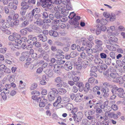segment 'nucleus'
I'll use <instances>...</instances> for the list:
<instances>
[{"label":"nucleus","mask_w":125,"mask_h":125,"mask_svg":"<svg viewBox=\"0 0 125 125\" xmlns=\"http://www.w3.org/2000/svg\"><path fill=\"white\" fill-rule=\"evenodd\" d=\"M27 8H21L20 12V14L21 16H24L26 12V10L28 9Z\"/></svg>","instance_id":"nucleus-16"},{"label":"nucleus","mask_w":125,"mask_h":125,"mask_svg":"<svg viewBox=\"0 0 125 125\" xmlns=\"http://www.w3.org/2000/svg\"><path fill=\"white\" fill-rule=\"evenodd\" d=\"M117 74L116 73H111L110 74V76L113 79H115L117 77Z\"/></svg>","instance_id":"nucleus-55"},{"label":"nucleus","mask_w":125,"mask_h":125,"mask_svg":"<svg viewBox=\"0 0 125 125\" xmlns=\"http://www.w3.org/2000/svg\"><path fill=\"white\" fill-rule=\"evenodd\" d=\"M66 8L68 10H73L72 7L70 2H68V3L66 6Z\"/></svg>","instance_id":"nucleus-39"},{"label":"nucleus","mask_w":125,"mask_h":125,"mask_svg":"<svg viewBox=\"0 0 125 125\" xmlns=\"http://www.w3.org/2000/svg\"><path fill=\"white\" fill-rule=\"evenodd\" d=\"M35 23L39 26H42L43 23V20L40 19H38Z\"/></svg>","instance_id":"nucleus-25"},{"label":"nucleus","mask_w":125,"mask_h":125,"mask_svg":"<svg viewBox=\"0 0 125 125\" xmlns=\"http://www.w3.org/2000/svg\"><path fill=\"white\" fill-rule=\"evenodd\" d=\"M95 63L96 64H101L103 63V61L100 58H95L94 60Z\"/></svg>","instance_id":"nucleus-20"},{"label":"nucleus","mask_w":125,"mask_h":125,"mask_svg":"<svg viewBox=\"0 0 125 125\" xmlns=\"http://www.w3.org/2000/svg\"><path fill=\"white\" fill-rule=\"evenodd\" d=\"M109 39L110 43L111 44H115L117 42L118 40V39L113 35H111Z\"/></svg>","instance_id":"nucleus-11"},{"label":"nucleus","mask_w":125,"mask_h":125,"mask_svg":"<svg viewBox=\"0 0 125 125\" xmlns=\"http://www.w3.org/2000/svg\"><path fill=\"white\" fill-rule=\"evenodd\" d=\"M37 101L39 102V106L40 107H44L46 104L47 103V99L40 97L38 98Z\"/></svg>","instance_id":"nucleus-3"},{"label":"nucleus","mask_w":125,"mask_h":125,"mask_svg":"<svg viewBox=\"0 0 125 125\" xmlns=\"http://www.w3.org/2000/svg\"><path fill=\"white\" fill-rule=\"evenodd\" d=\"M73 118V119L74 121L76 122H78L80 121V120L78 119V115L77 114L74 113L71 115V117Z\"/></svg>","instance_id":"nucleus-18"},{"label":"nucleus","mask_w":125,"mask_h":125,"mask_svg":"<svg viewBox=\"0 0 125 125\" xmlns=\"http://www.w3.org/2000/svg\"><path fill=\"white\" fill-rule=\"evenodd\" d=\"M55 82L57 83H61L63 81V78L61 77H58L55 79Z\"/></svg>","instance_id":"nucleus-36"},{"label":"nucleus","mask_w":125,"mask_h":125,"mask_svg":"<svg viewBox=\"0 0 125 125\" xmlns=\"http://www.w3.org/2000/svg\"><path fill=\"white\" fill-rule=\"evenodd\" d=\"M28 37V40H30L31 41H30V42L31 44H34L35 43V41H37V38L32 35H29Z\"/></svg>","instance_id":"nucleus-14"},{"label":"nucleus","mask_w":125,"mask_h":125,"mask_svg":"<svg viewBox=\"0 0 125 125\" xmlns=\"http://www.w3.org/2000/svg\"><path fill=\"white\" fill-rule=\"evenodd\" d=\"M46 79V76L45 75H43L42 76V80L40 82V84L42 85L45 84L46 83V82L45 81Z\"/></svg>","instance_id":"nucleus-31"},{"label":"nucleus","mask_w":125,"mask_h":125,"mask_svg":"<svg viewBox=\"0 0 125 125\" xmlns=\"http://www.w3.org/2000/svg\"><path fill=\"white\" fill-rule=\"evenodd\" d=\"M104 86L105 87V88H111L113 87V86L109 83L107 82H104L103 84Z\"/></svg>","instance_id":"nucleus-44"},{"label":"nucleus","mask_w":125,"mask_h":125,"mask_svg":"<svg viewBox=\"0 0 125 125\" xmlns=\"http://www.w3.org/2000/svg\"><path fill=\"white\" fill-rule=\"evenodd\" d=\"M75 15L76 14L74 13V12H72L70 13L69 15L68 16V17L71 19H72L75 16Z\"/></svg>","instance_id":"nucleus-63"},{"label":"nucleus","mask_w":125,"mask_h":125,"mask_svg":"<svg viewBox=\"0 0 125 125\" xmlns=\"http://www.w3.org/2000/svg\"><path fill=\"white\" fill-rule=\"evenodd\" d=\"M107 65L105 64H102L101 66L100 69L102 70H105L107 68Z\"/></svg>","instance_id":"nucleus-57"},{"label":"nucleus","mask_w":125,"mask_h":125,"mask_svg":"<svg viewBox=\"0 0 125 125\" xmlns=\"http://www.w3.org/2000/svg\"><path fill=\"white\" fill-rule=\"evenodd\" d=\"M61 101V98L60 96H59L57 98L55 102L53 104L54 106H56L58 104L60 103Z\"/></svg>","instance_id":"nucleus-21"},{"label":"nucleus","mask_w":125,"mask_h":125,"mask_svg":"<svg viewBox=\"0 0 125 125\" xmlns=\"http://www.w3.org/2000/svg\"><path fill=\"white\" fill-rule=\"evenodd\" d=\"M85 50L87 53L89 54H91L93 52L92 50L89 48L85 47Z\"/></svg>","instance_id":"nucleus-41"},{"label":"nucleus","mask_w":125,"mask_h":125,"mask_svg":"<svg viewBox=\"0 0 125 125\" xmlns=\"http://www.w3.org/2000/svg\"><path fill=\"white\" fill-rule=\"evenodd\" d=\"M105 105L104 109V111L106 112H109L111 111V108L110 107L108 106V104Z\"/></svg>","instance_id":"nucleus-48"},{"label":"nucleus","mask_w":125,"mask_h":125,"mask_svg":"<svg viewBox=\"0 0 125 125\" xmlns=\"http://www.w3.org/2000/svg\"><path fill=\"white\" fill-rule=\"evenodd\" d=\"M107 22V21L106 19H102L100 20V23L103 25L106 24Z\"/></svg>","instance_id":"nucleus-49"},{"label":"nucleus","mask_w":125,"mask_h":125,"mask_svg":"<svg viewBox=\"0 0 125 125\" xmlns=\"http://www.w3.org/2000/svg\"><path fill=\"white\" fill-rule=\"evenodd\" d=\"M45 73L49 77H51L53 75V72L51 70H46L45 71Z\"/></svg>","instance_id":"nucleus-19"},{"label":"nucleus","mask_w":125,"mask_h":125,"mask_svg":"<svg viewBox=\"0 0 125 125\" xmlns=\"http://www.w3.org/2000/svg\"><path fill=\"white\" fill-rule=\"evenodd\" d=\"M42 6L43 8H46L49 1L51 3V0H40Z\"/></svg>","instance_id":"nucleus-13"},{"label":"nucleus","mask_w":125,"mask_h":125,"mask_svg":"<svg viewBox=\"0 0 125 125\" xmlns=\"http://www.w3.org/2000/svg\"><path fill=\"white\" fill-rule=\"evenodd\" d=\"M81 41L82 43V44L83 46H86L89 48L92 47V44L90 42L87 40L85 38H81Z\"/></svg>","instance_id":"nucleus-4"},{"label":"nucleus","mask_w":125,"mask_h":125,"mask_svg":"<svg viewBox=\"0 0 125 125\" xmlns=\"http://www.w3.org/2000/svg\"><path fill=\"white\" fill-rule=\"evenodd\" d=\"M28 54H29V52H23L21 53V55L23 56V57L25 58L26 57L27 58L28 57Z\"/></svg>","instance_id":"nucleus-56"},{"label":"nucleus","mask_w":125,"mask_h":125,"mask_svg":"<svg viewBox=\"0 0 125 125\" xmlns=\"http://www.w3.org/2000/svg\"><path fill=\"white\" fill-rule=\"evenodd\" d=\"M116 63L117 65L120 67L123 66V65L122 63V61L119 60H117L116 61Z\"/></svg>","instance_id":"nucleus-51"},{"label":"nucleus","mask_w":125,"mask_h":125,"mask_svg":"<svg viewBox=\"0 0 125 125\" xmlns=\"http://www.w3.org/2000/svg\"><path fill=\"white\" fill-rule=\"evenodd\" d=\"M65 8V6L61 4V5H58L57 6V8L60 11H62Z\"/></svg>","instance_id":"nucleus-42"},{"label":"nucleus","mask_w":125,"mask_h":125,"mask_svg":"<svg viewBox=\"0 0 125 125\" xmlns=\"http://www.w3.org/2000/svg\"><path fill=\"white\" fill-rule=\"evenodd\" d=\"M65 107L66 109L68 110H70L73 108V106L72 104L69 103L66 105Z\"/></svg>","instance_id":"nucleus-34"},{"label":"nucleus","mask_w":125,"mask_h":125,"mask_svg":"<svg viewBox=\"0 0 125 125\" xmlns=\"http://www.w3.org/2000/svg\"><path fill=\"white\" fill-rule=\"evenodd\" d=\"M66 42L67 43H68L65 44L64 43L61 42L59 41H57L55 42V43L56 45L58 46H62L65 45V46H67L68 47H69L70 46V45L68 43H70V41H66Z\"/></svg>","instance_id":"nucleus-10"},{"label":"nucleus","mask_w":125,"mask_h":125,"mask_svg":"<svg viewBox=\"0 0 125 125\" xmlns=\"http://www.w3.org/2000/svg\"><path fill=\"white\" fill-rule=\"evenodd\" d=\"M29 22L27 21H25L21 23V27H24L27 26Z\"/></svg>","instance_id":"nucleus-50"},{"label":"nucleus","mask_w":125,"mask_h":125,"mask_svg":"<svg viewBox=\"0 0 125 125\" xmlns=\"http://www.w3.org/2000/svg\"><path fill=\"white\" fill-rule=\"evenodd\" d=\"M15 44L14 45V47L17 48L19 49L21 44L22 42H24L26 43L27 42H28V40L25 37L22 38L21 40L19 39H16L15 40Z\"/></svg>","instance_id":"nucleus-1"},{"label":"nucleus","mask_w":125,"mask_h":125,"mask_svg":"<svg viewBox=\"0 0 125 125\" xmlns=\"http://www.w3.org/2000/svg\"><path fill=\"white\" fill-rule=\"evenodd\" d=\"M77 111V108L76 107H74L73 108V109L71 110V112L69 115V116L70 117L71 116V115L73 114L74 113H76Z\"/></svg>","instance_id":"nucleus-45"},{"label":"nucleus","mask_w":125,"mask_h":125,"mask_svg":"<svg viewBox=\"0 0 125 125\" xmlns=\"http://www.w3.org/2000/svg\"><path fill=\"white\" fill-rule=\"evenodd\" d=\"M86 58L87 60L90 62L93 60L94 56L91 54L87 55L86 56Z\"/></svg>","instance_id":"nucleus-29"},{"label":"nucleus","mask_w":125,"mask_h":125,"mask_svg":"<svg viewBox=\"0 0 125 125\" xmlns=\"http://www.w3.org/2000/svg\"><path fill=\"white\" fill-rule=\"evenodd\" d=\"M55 17L57 19H60L62 15L59 12H57L55 13Z\"/></svg>","instance_id":"nucleus-54"},{"label":"nucleus","mask_w":125,"mask_h":125,"mask_svg":"<svg viewBox=\"0 0 125 125\" xmlns=\"http://www.w3.org/2000/svg\"><path fill=\"white\" fill-rule=\"evenodd\" d=\"M101 91L103 94V96L104 98H107L109 95V89L108 88H103Z\"/></svg>","instance_id":"nucleus-5"},{"label":"nucleus","mask_w":125,"mask_h":125,"mask_svg":"<svg viewBox=\"0 0 125 125\" xmlns=\"http://www.w3.org/2000/svg\"><path fill=\"white\" fill-rule=\"evenodd\" d=\"M2 99L4 100H5L7 99V96L4 92H1V93Z\"/></svg>","instance_id":"nucleus-64"},{"label":"nucleus","mask_w":125,"mask_h":125,"mask_svg":"<svg viewBox=\"0 0 125 125\" xmlns=\"http://www.w3.org/2000/svg\"><path fill=\"white\" fill-rule=\"evenodd\" d=\"M105 62L106 64L109 65L111 62V59L109 57H107L105 61Z\"/></svg>","instance_id":"nucleus-52"},{"label":"nucleus","mask_w":125,"mask_h":125,"mask_svg":"<svg viewBox=\"0 0 125 125\" xmlns=\"http://www.w3.org/2000/svg\"><path fill=\"white\" fill-rule=\"evenodd\" d=\"M106 46L107 48L110 50L114 51L116 50V48L114 46L112 45H106Z\"/></svg>","instance_id":"nucleus-32"},{"label":"nucleus","mask_w":125,"mask_h":125,"mask_svg":"<svg viewBox=\"0 0 125 125\" xmlns=\"http://www.w3.org/2000/svg\"><path fill=\"white\" fill-rule=\"evenodd\" d=\"M26 29H27V28H25L21 30L20 31V34L23 36L26 35L27 32Z\"/></svg>","instance_id":"nucleus-27"},{"label":"nucleus","mask_w":125,"mask_h":125,"mask_svg":"<svg viewBox=\"0 0 125 125\" xmlns=\"http://www.w3.org/2000/svg\"><path fill=\"white\" fill-rule=\"evenodd\" d=\"M51 1L52 3H55L56 4H58L62 3V0H51Z\"/></svg>","instance_id":"nucleus-43"},{"label":"nucleus","mask_w":125,"mask_h":125,"mask_svg":"<svg viewBox=\"0 0 125 125\" xmlns=\"http://www.w3.org/2000/svg\"><path fill=\"white\" fill-rule=\"evenodd\" d=\"M80 19V17L79 16H77L75 17L73 22L72 24L76 26L78 25L79 23L78 21Z\"/></svg>","instance_id":"nucleus-15"},{"label":"nucleus","mask_w":125,"mask_h":125,"mask_svg":"<svg viewBox=\"0 0 125 125\" xmlns=\"http://www.w3.org/2000/svg\"><path fill=\"white\" fill-rule=\"evenodd\" d=\"M77 114L78 116V119H79L80 120V121L81 119L83 117V114L81 112H79L77 113Z\"/></svg>","instance_id":"nucleus-53"},{"label":"nucleus","mask_w":125,"mask_h":125,"mask_svg":"<svg viewBox=\"0 0 125 125\" xmlns=\"http://www.w3.org/2000/svg\"><path fill=\"white\" fill-rule=\"evenodd\" d=\"M118 97L122 98L125 97V93L122 92L118 94Z\"/></svg>","instance_id":"nucleus-60"},{"label":"nucleus","mask_w":125,"mask_h":125,"mask_svg":"<svg viewBox=\"0 0 125 125\" xmlns=\"http://www.w3.org/2000/svg\"><path fill=\"white\" fill-rule=\"evenodd\" d=\"M58 93L60 94H63L65 93L66 91L64 88H59L58 89Z\"/></svg>","instance_id":"nucleus-35"},{"label":"nucleus","mask_w":125,"mask_h":125,"mask_svg":"<svg viewBox=\"0 0 125 125\" xmlns=\"http://www.w3.org/2000/svg\"><path fill=\"white\" fill-rule=\"evenodd\" d=\"M70 54L71 57L73 58L76 56L78 55L79 54V53L77 52L73 51L71 52Z\"/></svg>","instance_id":"nucleus-38"},{"label":"nucleus","mask_w":125,"mask_h":125,"mask_svg":"<svg viewBox=\"0 0 125 125\" xmlns=\"http://www.w3.org/2000/svg\"><path fill=\"white\" fill-rule=\"evenodd\" d=\"M34 14V10H32L31 12H30L26 15V17L28 18L29 21H32Z\"/></svg>","instance_id":"nucleus-9"},{"label":"nucleus","mask_w":125,"mask_h":125,"mask_svg":"<svg viewBox=\"0 0 125 125\" xmlns=\"http://www.w3.org/2000/svg\"><path fill=\"white\" fill-rule=\"evenodd\" d=\"M8 7L11 9L14 10H16L17 9V6L15 5H14L13 3L10 2L9 3L8 6Z\"/></svg>","instance_id":"nucleus-24"},{"label":"nucleus","mask_w":125,"mask_h":125,"mask_svg":"<svg viewBox=\"0 0 125 125\" xmlns=\"http://www.w3.org/2000/svg\"><path fill=\"white\" fill-rule=\"evenodd\" d=\"M62 66L59 65L58 64H55L54 65L53 70L55 73L59 70Z\"/></svg>","instance_id":"nucleus-28"},{"label":"nucleus","mask_w":125,"mask_h":125,"mask_svg":"<svg viewBox=\"0 0 125 125\" xmlns=\"http://www.w3.org/2000/svg\"><path fill=\"white\" fill-rule=\"evenodd\" d=\"M37 86V84L36 83H33L32 84L31 87L30 88V89L31 90H33L35 89Z\"/></svg>","instance_id":"nucleus-61"},{"label":"nucleus","mask_w":125,"mask_h":125,"mask_svg":"<svg viewBox=\"0 0 125 125\" xmlns=\"http://www.w3.org/2000/svg\"><path fill=\"white\" fill-rule=\"evenodd\" d=\"M27 3L25 1H22L21 3V5L22 7L21 8L24 7V8H27V9H28L29 7V6L28 5H27Z\"/></svg>","instance_id":"nucleus-37"},{"label":"nucleus","mask_w":125,"mask_h":125,"mask_svg":"<svg viewBox=\"0 0 125 125\" xmlns=\"http://www.w3.org/2000/svg\"><path fill=\"white\" fill-rule=\"evenodd\" d=\"M55 94L52 92H49L48 93L47 97L48 100L52 101H53L55 98Z\"/></svg>","instance_id":"nucleus-7"},{"label":"nucleus","mask_w":125,"mask_h":125,"mask_svg":"<svg viewBox=\"0 0 125 125\" xmlns=\"http://www.w3.org/2000/svg\"><path fill=\"white\" fill-rule=\"evenodd\" d=\"M113 82L120 84H122L124 82L122 76L118 77L113 80Z\"/></svg>","instance_id":"nucleus-12"},{"label":"nucleus","mask_w":125,"mask_h":125,"mask_svg":"<svg viewBox=\"0 0 125 125\" xmlns=\"http://www.w3.org/2000/svg\"><path fill=\"white\" fill-rule=\"evenodd\" d=\"M20 47L22 48L24 50L26 48L27 50H29L28 48V46L26 45V43H23L21 45V46H20Z\"/></svg>","instance_id":"nucleus-46"},{"label":"nucleus","mask_w":125,"mask_h":125,"mask_svg":"<svg viewBox=\"0 0 125 125\" xmlns=\"http://www.w3.org/2000/svg\"><path fill=\"white\" fill-rule=\"evenodd\" d=\"M108 101H107L104 102L102 104L100 105L99 107L101 109H103L104 111V109L105 105L107 104H108Z\"/></svg>","instance_id":"nucleus-23"},{"label":"nucleus","mask_w":125,"mask_h":125,"mask_svg":"<svg viewBox=\"0 0 125 125\" xmlns=\"http://www.w3.org/2000/svg\"><path fill=\"white\" fill-rule=\"evenodd\" d=\"M26 84L25 83H23L22 81H20L19 86L21 88H23L25 86Z\"/></svg>","instance_id":"nucleus-58"},{"label":"nucleus","mask_w":125,"mask_h":125,"mask_svg":"<svg viewBox=\"0 0 125 125\" xmlns=\"http://www.w3.org/2000/svg\"><path fill=\"white\" fill-rule=\"evenodd\" d=\"M65 69L68 71L71 70L73 68V65L70 62H67L64 65Z\"/></svg>","instance_id":"nucleus-8"},{"label":"nucleus","mask_w":125,"mask_h":125,"mask_svg":"<svg viewBox=\"0 0 125 125\" xmlns=\"http://www.w3.org/2000/svg\"><path fill=\"white\" fill-rule=\"evenodd\" d=\"M116 19V17L115 15L113 13H111L110 20L111 21H114Z\"/></svg>","instance_id":"nucleus-40"},{"label":"nucleus","mask_w":125,"mask_h":125,"mask_svg":"<svg viewBox=\"0 0 125 125\" xmlns=\"http://www.w3.org/2000/svg\"><path fill=\"white\" fill-rule=\"evenodd\" d=\"M76 85L78 86L79 87V89L80 91H82L83 90V83L79 82L77 83Z\"/></svg>","instance_id":"nucleus-30"},{"label":"nucleus","mask_w":125,"mask_h":125,"mask_svg":"<svg viewBox=\"0 0 125 125\" xmlns=\"http://www.w3.org/2000/svg\"><path fill=\"white\" fill-rule=\"evenodd\" d=\"M19 21L16 20L14 21H11L10 23V26L11 27H13L14 26H17L19 24Z\"/></svg>","instance_id":"nucleus-26"},{"label":"nucleus","mask_w":125,"mask_h":125,"mask_svg":"<svg viewBox=\"0 0 125 125\" xmlns=\"http://www.w3.org/2000/svg\"><path fill=\"white\" fill-rule=\"evenodd\" d=\"M13 35L15 39V38H16V39H19L21 37V36L19 34L15 33H13Z\"/></svg>","instance_id":"nucleus-62"},{"label":"nucleus","mask_w":125,"mask_h":125,"mask_svg":"<svg viewBox=\"0 0 125 125\" xmlns=\"http://www.w3.org/2000/svg\"><path fill=\"white\" fill-rule=\"evenodd\" d=\"M10 25L9 22H5L2 24L1 28H2L4 29L8 28L10 27Z\"/></svg>","instance_id":"nucleus-22"},{"label":"nucleus","mask_w":125,"mask_h":125,"mask_svg":"<svg viewBox=\"0 0 125 125\" xmlns=\"http://www.w3.org/2000/svg\"><path fill=\"white\" fill-rule=\"evenodd\" d=\"M115 30V27L114 26H111L108 28V29L107 30V31L108 33H112L113 31H114Z\"/></svg>","instance_id":"nucleus-33"},{"label":"nucleus","mask_w":125,"mask_h":125,"mask_svg":"<svg viewBox=\"0 0 125 125\" xmlns=\"http://www.w3.org/2000/svg\"><path fill=\"white\" fill-rule=\"evenodd\" d=\"M50 35L51 36H53L54 37H56L58 36V33L56 31L53 30L50 31L49 32Z\"/></svg>","instance_id":"nucleus-17"},{"label":"nucleus","mask_w":125,"mask_h":125,"mask_svg":"<svg viewBox=\"0 0 125 125\" xmlns=\"http://www.w3.org/2000/svg\"><path fill=\"white\" fill-rule=\"evenodd\" d=\"M40 94L39 92L36 91H33L31 93V94L32 95L35 96H38Z\"/></svg>","instance_id":"nucleus-59"},{"label":"nucleus","mask_w":125,"mask_h":125,"mask_svg":"<svg viewBox=\"0 0 125 125\" xmlns=\"http://www.w3.org/2000/svg\"><path fill=\"white\" fill-rule=\"evenodd\" d=\"M37 38L39 41L45 42L47 40V37L46 35L40 34L37 35Z\"/></svg>","instance_id":"nucleus-6"},{"label":"nucleus","mask_w":125,"mask_h":125,"mask_svg":"<svg viewBox=\"0 0 125 125\" xmlns=\"http://www.w3.org/2000/svg\"><path fill=\"white\" fill-rule=\"evenodd\" d=\"M95 47L96 49L98 51H102L103 48L102 47L103 43L102 41L100 40L96 39L95 40Z\"/></svg>","instance_id":"nucleus-2"},{"label":"nucleus","mask_w":125,"mask_h":125,"mask_svg":"<svg viewBox=\"0 0 125 125\" xmlns=\"http://www.w3.org/2000/svg\"><path fill=\"white\" fill-rule=\"evenodd\" d=\"M68 10H67L65 9L61 11L62 14L65 16L67 15L68 14Z\"/></svg>","instance_id":"nucleus-47"}]
</instances>
